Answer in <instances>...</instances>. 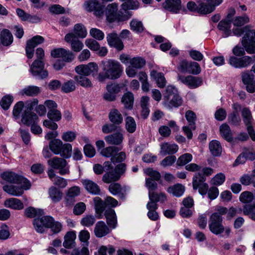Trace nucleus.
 <instances>
[{
    "mask_svg": "<svg viewBox=\"0 0 255 255\" xmlns=\"http://www.w3.org/2000/svg\"><path fill=\"white\" fill-rule=\"evenodd\" d=\"M103 72L99 74L97 79L100 82L106 79L115 80L119 78L123 73L122 65L117 61L109 59L102 62Z\"/></svg>",
    "mask_w": 255,
    "mask_h": 255,
    "instance_id": "f257e3e1",
    "label": "nucleus"
},
{
    "mask_svg": "<svg viewBox=\"0 0 255 255\" xmlns=\"http://www.w3.org/2000/svg\"><path fill=\"white\" fill-rule=\"evenodd\" d=\"M232 34L235 36L240 37L244 33L245 34L242 38V44L246 51L250 54L255 53V30L251 29L249 25L244 27H237L232 29Z\"/></svg>",
    "mask_w": 255,
    "mask_h": 255,
    "instance_id": "f03ea898",
    "label": "nucleus"
},
{
    "mask_svg": "<svg viewBox=\"0 0 255 255\" xmlns=\"http://www.w3.org/2000/svg\"><path fill=\"white\" fill-rule=\"evenodd\" d=\"M104 13L106 20L110 23L126 21L132 16V13L130 11L124 10L118 11V5L116 3L108 4L104 11Z\"/></svg>",
    "mask_w": 255,
    "mask_h": 255,
    "instance_id": "7ed1b4c3",
    "label": "nucleus"
},
{
    "mask_svg": "<svg viewBox=\"0 0 255 255\" xmlns=\"http://www.w3.org/2000/svg\"><path fill=\"white\" fill-rule=\"evenodd\" d=\"M214 173V169L210 167H203L200 172L196 173L193 178V188L198 189L199 192L202 195L206 194L208 190V185L205 183V176H209Z\"/></svg>",
    "mask_w": 255,
    "mask_h": 255,
    "instance_id": "20e7f679",
    "label": "nucleus"
},
{
    "mask_svg": "<svg viewBox=\"0 0 255 255\" xmlns=\"http://www.w3.org/2000/svg\"><path fill=\"white\" fill-rule=\"evenodd\" d=\"M47 163L53 169L58 170V173L61 175L70 173L68 162L63 157H54L49 159Z\"/></svg>",
    "mask_w": 255,
    "mask_h": 255,
    "instance_id": "39448f33",
    "label": "nucleus"
},
{
    "mask_svg": "<svg viewBox=\"0 0 255 255\" xmlns=\"http://www.w3.org/2000/svg\"><path fill=\"white\" fill-rule=\"evenodd\" d=\"M242 117L249 135L253 141H255V123L251 112L247 108H243L242 110Z\"/></svg>",
    "mask_w": 255,
    "mask_h": 255,
    "instance_id": "423d86ee",
    "label": "nucleus"
},
{
    "mask_svg": "<svg viewBox=\"0 0 255 255\" xmlns=\"http://www.w3.org/2000/svg\"><path fill=\"white\" fill-rule=\"evenodd\" d=\"M255 61V55L253 57L248 56L242 57L231 56L229 59V63L236 68H245Z\"/></svg>",
    "mask_w": 255,
    "mask_h": 255,
    "instance_id": "0eeeda50",
    "label": "nucleus"
},
{
    "mask_svg": "<svg viewBox=\"0 0 255 255\" xmlns=\"http://www.w3.org/2000/svg\"><path fill=\"white\" fill-rule=\"evenodd\" d=\"M222 217H219L217 214H212L210 216L209 223L210 231L215 235L223 233L225 228L222 224Z\"/></svg>",
    "mask_w": 255,
    "mask_h": 255,
    "instance_id": "6e6552de",
    "label": "nucleus"
},
{
    "mask_svg": "<svg viewBox=\"0 0 255 255\" xmlns=\"http://www.w3.org/2000/svg\"><path fill=\"white\" fill-rule=\"evenodd\" d=\"M44 61L34 60L30 66V72L34 76H38L43 79L48 76V72L44 70Z\"/></svg>",
    "mask_w": 255,
    "mask_h": 255,
    "instance_id": "1a4fd4ad",
    "label": "nucleus"
},
{
    "mask_svg": "<svg viewBox=\"0 0 255 255\" xmlns=\"http://www.w3.org/2000/svg\"><path fill=\"white\" fill-rule=\"evenodd\" d=\"M0 177L2 179L10 183H24V186H29V181L26 178L11 171L4 172L1 174Z\"/></svg>",
    "mask_w": 255,
    "mask_h": 255,
    "instance_id": "9d476101",
    "label": "nucleus"
},
{
    "mask_svg": "<svg viewBox=\"0 0 255 255\" xmlns=\"http://www.w3.org/2000/svg\"><path fill=\"white\" fill-rule=\"evenodd\" d=\"M179 70L183 73H188L197 75L201 72L199 64L196 62H188L186 60L182 61L179 66Z\"/></svg>",
    "mask_w": 255,
    "mask_h": 255,
    "instance_id": "9b49d317",
    "label": "nucleus"
},
{
    "mask_svg": "<svg viewBox=\"0 0 255 255\" xmlns=\"http://www.w3.org/2000/svg\"><path fill=\"white\" fill-rule=\"evenodd\" d=\"M252 71H244L242 72L241 76L243 84L246 86L247 91L250 93L255 92V79Z\"/></svg>",
    "mask_w": 255,
    "mask_h": 255,
    "instance_id": "f8f14e48",
    "label": "nucleus"
},
{
    "mask_svg": "<svg viewBox=\"0 0 255 255\" xmlns=\"http://www.w3.org/2000/svg\"><path fill=\"white\" fill-rule=\"evenodd\" d=\"M85 8L88 11H93L95 16L102 18L104 15V11L102 5L96 0L86 1L85 3Z\"/></svg>",
    "mask_w": 255,
    "mask_h": 255,
    "instance_id": "ddd939ff",
    "label": "nucleus"
},
{
    "mask_svg": "<svg viewBox=\"0 0 255 255\" xmlns=\"http://www.w3.org/2000/svg\"><path fill=\"white\" fill-rule=\"evenodd\" d=\"M16 184L19 185H4L3 186V189L4 191L11 195L14 196H19L23 194L24 190L28 189L31 186L29 182V186L28 187L24 186V183Z\"/></svg>",
    "mask_w": 255,
    "mask_h": 255,
    "instance_id": "4468645a",
    "label": "nucleus"
},
{
    "mask_svg": "<svg viewBox=\"0 0 255 255\" xmlns=\"http://www.w3.org/2000/svg\"><path fill=\"white\" fill-rule=\"evenodd\" d=\"M177 78L178 81L190 88H196L201 86L202 83L201 78L190 75L187 76L178 75Z\"/></svg>",
    "mask_w": 255,
    "mask_h": 255,
    "instance_id": "2eb2a0df",
    "label": "nucleus"
},
{
    "mask_svg": "<svg viewBox=\"0 0 255 255\" xmlns=\"http://www.w3.org/2000/svg\"><path fill=\"white\" fill-rule=\"evenodd\" d=\"M98 66L95 63H89L87 65H80L75 67V71L78 74L88 76L92 73H97Z\"/></svg>",
    "mask_w": 255,
    "mask_h": 255,
    "instance_id": "dca6fc26",
    "label": "nucleus"
},
{
    "mask_svg": "<svg viewBox=\"0 0 255 255\" xmlns=\"http://www.w3.org/2000/svg\"><path fill=\"white\" fill-rule=\"evenodd\" d=\"M64 39L66 42L71 43V49L75 52H80L84 47L81 41L76 39V35L74 33H68L66 34Z\"/></svg>",
    "mask_w": 255,
    "mask_h": 255,
    "instance_id": "f3484780",
    "label": "nucleus"
},
{
    "mask_svg": "<svg viewBox=\"0 0 255 255\" xmlns=\"http://www.w3.org/2000/svg\"><path fill=\"white\" fill-rule=\"evenodd\" d=\"M163 7L171 12L179 13L182 8L181 0H165L162 3Z\"/></svg>",
    "mask_w": 255,
    "mask_h": 255,
    "instance_id": "a211bd4d",
    "label": "nucleus"
},
{
    "mask_svg": "<svg viewBox=\"0 0 255 255\" xmlns=\"http://www.w3.org/2000/svg\"><path fill=\"white\" fill-rule=\"evenodd\" d=\"M231 22L227 19H222L217 25V28L222 33V37L227 38L232 35Z\"/></svg>",
    "mask_w": 255,
    "mask_h": 255,
    "instance_id": "6ab92c4d",
    "label": "nucleus"
},
{
    "mask_svg": "<svg viewBox=\"0 0 255 255\" xmlns=\"http://www.w3.org/2000/svg\"><path fill=\"white\" fill-rule=\"evenodd\" d=\"M223 0H207L206 2L202 3L201 12L204 14L211 13L215 10V7L220 5Z\"/></svg>",
    "mask_w": 255,
    "mask_h": 255,
    "instance_id": "aec40b11",
    "label": "nucleus"
},
{
    "mask_svg": "<svg viewBox=\"0 0 255 255\" xmlns=\"http://www.w3.org/2000/svg\"><path fill=\"white\" fill-rule=\"evenodd\" d=\"M111 232L109 227L103 221L98 222L94 228V234L97 238H102L109 234Z\"/></svg>",
    "mask_w": 255,
    "mask_h": 255,
    "instance_id": "412c9836",
    "label": "nucleus"
},
{
    "mask_svg": "<svg viewBox=\"0 0 255 255\" xmlns=\"http://www.w3.org/2000/svg\"><path fill=\"white\" fill-rule=\"evenodd\" d=\"M82 183L87 192L93 195H99L101 192V189L99 186L89 179L82 180Z\"/></svg>",
    "mask_w": 255,
    "mask_h": 255,
    "instance_id": "4be33fe9",
    "label": "nucleus"
},
{
    "mask_svg": "<svg viewBox=\"0 0 255 255\" xmlns=\"http://www.w3.org/2000/svg\"><path fill=\"white\" fill-rule=\"evenodd\" d=\"M108 44L112 47H114L119 50L124 48V44L122 40L116 33H110L107 37Z\"/></svg>",
    "mask_w": 255,
    "mask_h": 255,
    "instance_id": "5701e85b",
    "label": "nucleus"
},
{
    "mask_svg": "<svg viewBox=\"0 0 255 255\" xmlns=\"http://www.w3.org/2000/svg\"><path fill=\"white\" fill-rule=\"evenodd\" d=\"M104 215L108 226L115 229L117 225V216L115 210L112 208H108L105 210Z\"/></svg>",
    "mask_w": 255,
    "mask_h": 255,
    "instance_id": "b1692460",
    "label": "nucleus"
},
{
    "mask_svg": "<svg viewBox=\"0 0 255 255\" xmlns=\"http://www.w3.org/2000/svg\"><path fill=\"white\" fill-rule=\"evenodd\" d=\"M16 13L22 21L32 23H37L40 21V18L38 16L30 15L20 8L16 9Z\"/></svg>",
    "mask_w": 255,
    "mask_h": 255,
    "instance_id": "393cba45",
    "label": "nucleus"
},
{
    "mask_svg": "<svg viewBox=\"0 0 255 255\" xmlns=\"http://www.w3.org/2000/svg\"><path fill=\"white\" fill-rule=\"evenodd\" d=\"M178 150V146L175 143L164 142L160 145V153L165 155L176 153Z\"/></svg>",
    "mask_w": 255,
    "mask_h": 255,
    "instance_id": "a878e982",
    "label": "nucleus"
},
{
    "mask_svg": "<svg viewBox=\"0 0 255 255\" xmlns=\"http://www.w3.org/2000/svg\"><path fill=\"white\" fill-rule=\"evenodd\" d=\"M4 206L14 210H20L24 208L23 203L18 199L11 198L5 200Z\"/></svg>",
    "mask_w": 255,
    "mask_h": 255,
    "instance_id": "bb28decb",
    "label": "nucleus"
},
{
    "mask_svg": "<svg viewBox=\"0 0 255 255\" xmlns=\"http://www.w3.org/2000/svg\"><path fill=\"white\" fill-rule=\"evenodd\" d=\"M123 134L117 132L105 136V140L109 144L120 145L123 140Z\"/></svg>",
    "mask_w": 255,
    "mask_h": 255,
    "instance_id": "cd10ccee",
    "label": "nucleus"
},
{
    "mask_svg": "<svg viewBox=\"0 0 255 255\" xmlns=\"http://www.w3.org/2000/svg\"><path fill=\"white\" fill-rule=\"evenodd\" d=\"M38 119L37 116L31 111H25L22 116L21 122L27 126L35 124Z\"/></svg>",
    "mask_w": 255,
    "mask_h": 255,
    "instance_id": "c85d7f7f",
    "label": "nucleus"
},
{
    "mask_svg": "<svg viewBox=\"0 0 255 255\" xmlns=\"http://www.w3.org/2000/svg\"><path fill=\"white\" fill-rule=\"evenodd\" d=\"M63 246L67 249H71L75 246L76 235L75 231L68 232L64 236Z\"/></svg>",
    "mask_w": 255,
    "mask_h": 255,
    "instance_id": "c756f323",
    "label": "nucleus"
},
{
    "mask_svg": "<svg viewBox=\"0 0 255 255\" xmlns=\"http://www.w3.org/2000/svg\"><path fill=\"white\" fill-rule=\"evenodd\" d=\"M13 41V36L10 31L6 29H3L0 33V43L3 46L10 45Z\"/></svg>",
    "mask_w": 255,
    "mask_h": 255,
    "instance_id": "7c9ffc66",
    "label": "nucleus"
},
{
    "mask_svg": "<svg viewBox=\"0 0 255 255\" xmlns=\"http://www.w3.org/2000/svg\"><path fill=\"white\" fill-rule=\"evenodd\" d=\"M41 92L39 87L36 86H28L20 91L21 96H27L28 97H34L38 95Z\"/></svg>",
    "mask_w": 255,
    "mask_h": 255,
    "instance_id": "2f4dec72",
    "label": "nucleus"
},
{
    "mask_svg": "<svg viewBox=\"0 0 255 255\" xmlns=\"http://www.w3.org/2000/svg\"><path fill=\"white\" fill-rule=\"evenodd\" d=\"M150 75L156 81L159 88H162L165 86L166 81L163 73L153 70L150 72Z\"/></svg>",
    "mask_w": 255,
    "mask_h": 255,
    "instance_id": "473e14b6",
    "label": "nucleus"
},
{
    "mask_svg": "<svg viewBox=\"0 0 255 255\" xmlns=\"http://www.w3.org/2000/svg\"><path fill=\"white\" fill-rule=\"evenodd\" d=\"M109 118L112 123L115 124L116 125L122 124L123 121L122 114L116 109L111 110L109 114Z\"/></svg>",
    "mask_w": 255,
    "mask_h": 255,
    "instance_id": "72a5a7b5",
    "label": "nucleus"
},
{
    "mask_svg": "<svg viewBox=\"0 0 255 255\" xmlns=\"http://www.w3.org/2000/svg\"><path fill=\"white\" fill-rule=\"evenodd\" d=\"M182 104V100L179 96L178 94H177L175 96L171 98L169 101H164V105L168 108H172V107H178L181 106Z\"/></svg>",
    "mask_w": 255,
    "mask_h": 255,
    "instance_id": "f704fd0d",
    "label": "nucleus"
},
{
    "mask_svg": "<svg viewBox=\"0 0 255 255\" xmlns=\"http://www.w3.org/2000/svg\"><path fill=\"white\" fill-rule=\"evenodd\" d=\"M48 193L50 198L54 203L59 202L63 196L62 192L54 186H52L49 188Z\"/></svg>",
    "mask_w": 255,
    "mask_h": 255,
    "instance_id": "c9c22d12",
    "label": "nucleus"
},
{
    "mask_svg": "<svg viewBox=\"0 0 255 255\" xmlns=\"http://www.w3.org/2000/svg\"><path fill=\"white\" fill-rule=\"evenodd\" d=\"M133 95L131 92L125 93L122 97V103L124 105L125 108L131 109L133 104Z\"/></svg>",
    "mask_w": 255,
    "mask_h": 255,
    "instance_id": "e433bc0d",
    "label": "nucleus"
},
{
    "mask_svg": "<svg viewBox=\"0 0 255 255\" xmlns=\"http://www.w3.org/2000/svg\"><path fill=\"white\" fill-rule=\"evenodd\" d=\"M209 148L213 156H219L222 153V146L220 143L217 140L211 141L209 143Z\"/></svg>",
    "mask_w": 255,
    "mask_h": 255,
    "instance_id": "4c0bfd02",
    "label": "nucleus"
},
{
    "mask_svg": "<svg viewBox=\"0 0 255 255\" xmlns=\"http://www.w3.org/2000/svg\"><path fill=\"white\" fill-rule=\"evenodd\" d=\"M94 202L96 213L101 215L103 212L106 210V208L107 206L105 200L103 201L100 197H96L94 198Z\"/></svg>",
    "mask_w": 255,
    "mask_h": 255,
    "instance_id": "58836bf2",
    "label": "nucleus"
},
{
    "mask_svg": "<svg viewBox=\"0 0 255 255\" xmlns=\"http://www.w3.org/2000/svg\"><path fill=\"white\" fill-rule=\"evenodd\" d=\"M220 132L222 136L227 141L232 140V134L230 127L226 124H222L220 127Z\"/></svg>",
    "mask_w": 255,
    "mask_h": 255,
    "instance_id": "ea45409f",
    "label": "nucleus"
},
{
    "mask_svg": "<svg viewBox=\"0 0 255 255\" xmlns=\"http://www.w3.org/2000/svg\"><path fill=\"white\" fill-rule=\"evenodd\" d=\"M184 190L183 186L177 184L168 187L167 191L169 193L172 194L175 196L180 197L183 194Z\"/></svg>",
    "mask_w": 255,
    "mask_h": 255,
    "instance_id": "a19ab883",
    "label": "nucleus"
},
{
    "mask_svg": "<svg viewBox=\"0 0 255 255\" xmlns=\"http://www.w3.org/2000/svg\"><path fill=\"white\" fill-rule=\"evenodd\" d=\"M80 193V189L78 186H73L70 188L67 191L66 196L67 203L70 201L71 203L73 202V199L78 196Z\"/></svg>",
    "mask_w": 255,
    "mask_h": 255,
    "instance_id": "79ce46f5",
    "label": "nucleus"
},
{
    "mask_svg": "<svg viewBox=\"0 0 255 255\" xmlns=\"http://www.w3.org/2000/svg\"><path fill=\"white\" fill-rule=\"evenodd\" d=\"M63 142L59 139L51 140L49 143V149L55 154L58 155L60 151V148L62 145Z\"/></svg>",
    "mask_w": 255,
    "mask_h": 255,
    "instance_id": "37998d69",
    "label": "nucleus"
},
{
    "mask_svg": "<svg viewBox=\"0 0 255 255\" xmlns=\"http://www.w3.org/2000/svg\"><path fill=\"white\" fill-rule=\"evenodd\" d=\"M72 151V147L71 144L63 143L59 155L64 158H69L71 156Z\"/></svg>",
    "mask_w": 255,
    "mask_h": 255,
    "instance_id": "c03bdc74",
    "label": "nucleus"
},
{
    "mask_svg": "<svg viewBox=\"0 0 255 255\" xmlns=\"http://www.w3.org/2000/svg\"><path fill=\"white\" fill-rule=\"evenodd\" d=\"M120 178L119 175H118L114 170L104 174L103 176L102 180L105 183H110L118 181Z\"/></svg>",
    "mask_w": 255,
    "mask_h": 255,
    "instance_id": "a18cd8bd",
    "label": "nucleus"
},
{
    "mask_svg": "<svg viewBox=\"0 0 255 255\" xmlns=\"http://www.w3.org/2000/svg\"><path fill=\"white\" fill-rule=\"evenodd\" d=\"M249 22L250 18L249 16L245 14L242 16L235 17L233 21V23L235 26L241 27Z\"/></svg>",
    "mask_w": 255,
    "mask_h": 255,
    "instance_id": "49530a36",
    "label": "nucleus"
},
{
    "mask_svg": "<svg viewBox=\"0 0 255 255\" xmlns=\"http://www.w3.org/2000/svg\"><path fill=\"white\" fill-rule=\"evenodd\" d=\"M145 63L144 59L140 57H133L129 61L130 65L137 70L141 69Z\"/></svg>",
    "mask_w": 255,
    "mask_h": 255,
    "instance_id": "de8ad7c7",
    "label": "nucleus"
},
{
    "mask_svg": "<svg viewBox=\"0 0 255 255\" xmlns=\"http://www.w3.org/2000/svg\"><path fill=\"white\" fill-rule=\"evenodd\" d=\"M76 88V83L72 80L64 82L61 86V91L65 93L73 92Z\"/></svg>",
    "mask_w": 255,
    "mask_h": 255,
    "instance_id": "09e8293b",
    "label": "nucleus"
},
{
    "mask_svg": "<svg viewBox=\"0 0 255 255\" xmlns=\"http://www.w3.org/2000/svg\"><path fill=\"white\" fill-rule=\"evenodd\" d=\"M243 213L255 221V201L252 204L245 205L243 207Z\"/></svg>",
    "mask_w": 255,
    "mask_h": 255,
    "instance_id": "8fccbe9b",
    "label": "nucleus"
},
{
    "mask_svg": "<svg viewBox=\"0 0 255 255\" xmlns=\"http://www.w3.org/2000/svg\"><path fill=\"white\" fill-rule=\"evenodd\" d=\"M74 79L78 84L83 87L90 88L92 87L93 85L91 81L86 76H76Z\"/></svg>",
    "mask_w": 255,
    "mask_h": 255,
    "instance_id": "3c124183",
    "label": "nucleus"
},
{
    "mask_svg": "<svg viewBox=\"0 0 255 255\" xmlns=\"http://www.w3.org/2000/svg\"><path fill=\"white\" fill-rule=\"evenodd\" d=\"M109 190L114 195L119 194L121 198H124L125 197L124 193H122L121 185L118 183L111 184L109 186Z\"/></svg>",
    "mask_w": 255,
    "mask_h": 255,
    "instance_id": "603ef678",
    "label": "nucleus"
},
{
    "mask_svg": "<svg viewBox=\"0 0 255 255\" xmlns=\"http://www.w3.org/2000/svg\"><path fill=\"white\" fill-rule=\"evenodd\" d=\"M121 149L116 146H109L103 149L101 152L102 155L109 157H113Z\"/></svg>",
    "mask_w": 255,
    "mask_h": 255,
    "instance_id": "864d4df0",
    "label": "nucleus"
},
{
    "mask_svg": "<svg viewBox=\"0 0 255 255\" xmlns=\"http://www.w3.org/2000/svg\"><path fill=\"white\" fill-rule=\"evenodd\" d=\"M74 33L76 37L80 38H85L87 34V30L85 26L81 24H76L74 27Z\"/></svg>",
    "mask_w": 255,
    "mask_h": 255,
    "instance_id": "5fc2aeb1",
    "label": "nucleus"
},
{
    "mask_svg": "<svg viewBox=\"0 0 255 255\" xmlns=\"http://www.w3.org/2000/svg\"><path fill=\"white\" fill-rule=\"evenodd\" d=\"M149 198H151L152 200H154L155 202H160L163 203L166 200V196L163 192L158 193L155 192H148Z\"/></svg>",
    "mask_w": 255,
    "mask_h": 255,
    "instance_id": "6e6d98bb",
    "label": "nucleus"
},
{
    "mask_svg": "<svg viewBox=\"0 0 255 255\" xmlns=\"http://www.w3.org/2000/svg\"><path fill=\"white\" fill-rule=\"evenodd\" d=\"M130 27L132 30L136 32H141L144 30L142 22L136 19H133L130 21Z\"/></svg>",
    "mask_w": 255,
    "mask_h": 255,
    "instance_id": "4d7b16f0",
    "label": "nucleus"
},
{
    "mask_svg": "<svg viewBox=\"0 0 255 255\" xmlns=\"http://www.w3.org/2000/svg\"><path fill=\"white\" fill-rule=\"evenodd\" d=\"M96 218L94 216L87 215L81 219L80 223L83 226L90 227L94 224Z\"/></svg>",
    "mask_w": 255,
    "mask_h": 255,
    "instance_id": "13d9d810",
    "label": "nucleus"
},
{
    "mask_svg": "<svg viewBox=\"0 0 255 255\" xmlns=\"http://www.w3.org/2000/svg\"><path fill=\"white\" fill-rule=\"evenodd\" d=\"M126 128L128 131L133 133L136 129V124L134 120L131 117H128L126 120Z\"/></svg>",
    "mask_w": 255,
    "mask_h": 255,
    "instance_id": "bf43d9fd",
    "label": "nucleus"
},
{
    "mask_svg": "<svg viewBox=\"0 0 255 255\" xmlns=\"http://www.w3.org/2000/svg\"><path fill=\"white\" fill-rule=\"evenodd\" d=\"M177 94H178V92L175 87L172 86H168L166 89V92L164 96V101H169L171 98L175 96Z\"/></svg>",
    "mask_w": 255,
    "mask_h": 255,
    "instance_id": "052dcab7",
    "label": "nucleus"
},
{
    "mask_svg": "<svg viewBox=\"0 0 255 255\" xmlns=\"http://www.w3.org/2000/svg\"><path fill=\"white\" fill-rule=\"evenodd\" d=\"M47 117L53 121L58 122L61 119L62 115L61 112L56 108L49 110L47 113Z\"/></svg>",
    "mask_w": 255,
    "mask_h": 255,
    "instance_id": "680f3d73",
    "label": "nucleus"
},
{
    "mask_svg": "<svg viewBox=\"0 0 255 255\" xmlns=\"http://www.w3.org/2000/svg\"><path fill=\"white\" fill-rule=\"evenodd\" d=\"M185 117L191 128L195 129V121L196 118L195 114L192 111H187L185 114Z\"/></svg>",
    "mask_w": 255,
    "mask_h": 255,
    "instance_id": "e2e57ef3",
    "label": "nucleus"
},
{
    "mask_svg": "<svg viewBox=\"0 0 255 255\" xmlns=\"http://www.w3.org/2000/svg\"><path fill=\"white\" fill-rule=\"evenodd\" d=\"M24 103L22 101L17 102L14 106L12 115L15 119L19 118L24 107Z\"/></svg>",
    "mask_w": 255,
    "mask_h": 255,
    "instance_id": "0e129e2a",
    "label": "nucleus"
},
{
    "mask_svg": "<svg viewBox=\"0 0 255 255\" xmlns=\"http://www.w3.org/2000/svg\"><path fill=\"white\" fill-rule=\"evenodd\" d=\"M13 100V97L10 95H7L4 96L1 99L0 101V105L2 109L4 110H6L9 109Z\"/></svg>",
    "mask_w": 255,
    "mask_h": 255,
    "instance_id": "69168bd1",
    "label": "nucleus"
},
{
    "mask_svg": "<svg viewBox=\"0 0 255 255\" xmlns=\"http://www.w3.org/2000/svg\"><path fill=\"white\" fill-rule=\"evenodd\" d=\"M225 175L222 173L217 174L211 180V184L219 186L222 185L225 181Z\"/></svg>",
    "mask_w": 255,
    "mask_h": 255,
    "instance_id": "338daca9",
    "label": "nucleus"
},
{
    "mask_svg": "<svg viewBox=\"0 0 255 255\" xmlns=\"http://www.w3.org/2000/svg\"><path fill=\"white\" fill-rule=\"evenodd\" d=\"M192 155L190 153H185L181 155L177 159L176 164L179 166H183L191 161Z\"/></svg>",
    "mask_w": 255,
    "mask_h": 255,
    "instance_id": "774afa93",
    "label": "nucleus"
}]
</instances>
